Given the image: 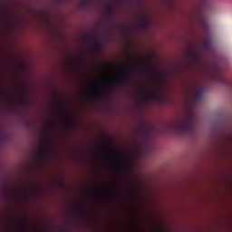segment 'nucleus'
Wrapping results in <instances>:
<instances>
[{"label": "nucleus", "mask_w": 232, "mask_h": 232, "mask_svg": "<svg viewBox=\"0 0 232 232\" xmlns=\"http://www.w3.org/2000/svg\"><path fill=\"white\" fill-rule=\"evenodd\" d=\"M55 104L58 106V108H63V101L61 99H57L55 101Z\"/></svg>", "instance_id": "19"}, {"label": "nucleus", "mask_w": 232, "mask_h": 232, "mask_svg": "<svg viewBox=\"0 0 232 232\" xmlns=\"http://www.w3.org/2000/svg\"><path fill=\"white\" fill-rule=\"evenodd\" d=\"M164 130L166 133L191 135L195 131V114L191 111L188 112L183 120L166 123Z\"/></svg>", "instance_id": "1"}, {"label": "nucleus", "mask_w": 232, "mask_h": 232, "mask_svg": "<svg viewBox=\"0 0 232 232\" xmlns=\"http://www.w3.org/2000/svg\"><path fill=\"white\" fill-rule=\"evenodd\" d=\"M136 131L140 137H142L144 139L148 137V132L150 131V129L148 128V126L140 125L137 128Z\"/></svg>", "instance_id": "7"}, {"label": "nucleus", "mask_w": 232, "mask_h": 232, "mask_svg": "<svg viewBox=\"0 0 232 232\" xmlns=\"http://www.w3.org/2000/svg\"><path fill=\"white\" fill-rule=\"evenodd\" d=\"M219 82H222L223 84H227V79L224 76L219 77Z\"/></svg>", "instance_id": "18"}, {"label": "nucleus", "mask_w": 232, "mask_h": 232, "mask_svg": "<svg viewBox=\"0 0 232 232\" xmlns=\"http://www.w3.org/2000/svg\"><path fill=\"white\" fill-rule=\"evenodd\" d=\"M22 104H26V100L22 101Z\"/></svg>", "instance_id": "25"}, {"label": "nucleus", "mask_w": 232, "mask_h": 232, "mask_svg": "<svg viewBox=\"0 0 232 232\" xmlns=\"http://www.w3.org/2000/svg\"><path fill=\"white\" fill-rule=\"evenodd\" d=\"M75 217L79 218L81 217V208L80 207H75Z\"/></svg>", "instance_id": "17"}, {"label": "nucleus", "mask_w": 232, "mask_h": 232, "mask_svg": "<svg viewBox=\"0 0 232 232\" xmlns=\"http://www.w3.org/2000/svg\"><path fill=\"white\" fill-rule=\"evenodd\" d=\"M148 26H150V18L143 17L139 24V28L140 30H148Z\"/></svg>", "instance_id": "9"}, {"label": "nucleus", "mask_w": 232, "mask_h": 232, "mask_svg": "<svg viewBox=\"0 0 232 232\" xmlns=\"http://www.w3.org/2000/svg\"><path fill=\"white\" fill-rule=\"evenodd\" d=\"M214 70H215V72H220V65L219 64H216L214 66Z\"/></svg>", "instance_id": "20"}, {"label": "nucleus", "mask_w": 232, "mask_h": 232, "mask_svg": "<svg viewBox=\"0 0 232 232\" xmlns=\"http://www.w3.org/2000/svg\"><path fill=\"white\" fill-rule=\"evenodd\" d=\"M115 12V6H113V5H109L106 8H105V14H106V17L109 21H111L113 19V13Z\"/></svg>", "instance_id": "8"}, {"label": "nucleus", "mask_w": 232, "mask_h": 232, "mask_svg": "<svg viewBox=\"0 0 232 232\" xmlns=\"http://www.w3.org/2000/svg\"><path fill=\"white\" fill-rule=\"evenodd\" d=\"M90 189H91V191H97V188L92 187Z\"/></svg>", "instance_id": "23"}, {"label": "nucleus", "mask_w": 232, "mask_h": 232, "mask_svg": "<svg viewBox=\"0 0 232 232\" xmlns=\"http://www.w3.org/2000/svg\"><path fill=\"white\" fill-rule=\"evenodd\" d=\"M112 164L114 166H128L129 163L122 161V158L118 156L113 161Z\"/></svg>", "instance_id": "11"}, {"label": "nucleus", "mask_w": 232, "mask_h": 232, "mask_svg": "<svg viewBox=\"0 0 232 232\" xmlns=\"http://www.w3.org/2000/svg\"><path fill=\"white\" fill-rule=\"evenodd\" d=\"M188 48L189 50L187 53V56L190 59L193 64H197V63L200 61V50L197 47H193L191 44L188 45Z\"/></svg>", "instance_id": "4"}, {"label": "nucleus", "mask_w": 232, "mask_h": 232, "mask_svg": "<svg viewBox=\"0 0 232 232\" xmlns=\"http://www.w3.org/2000/svg\"><path fill=\"white\" fill-rule=\"evenodd\" d=\"M148 99H154V101H162V95H160V92L153 91L149 92L144 94Z\"/></svg>", "instance_id": "6"}, {"label": "nucleus", "mask_w": 232, "mask_h": 232, "mask_svg": "<svg viewBox=\"0 0 232 232\" xmlns=\"http://www.w3.org/2000/svg\"><path fill=\"white\" fill-rule=\"evenodd\" d=\"M205 48H211V40L209 38H207L204 42Z\"/></svg>", "instance_id": "15"}, {"label": "nucleus", "mask_w": 232, "mask_h": 232, "mask_svg": "<svg viewBox=\"0 0 232 232\" xmlns=\"http://www.w3.org/2000/svg\"><path fill=\"white\" fill-rule=\"evenodd\" d=\"M108 191H109L110 193H113V188H111V187L109 188H108Z\"/></svg>", "instance_id": "22"}, {"label": "nucleus", "mask_w": 232, "mask_h": 232, "mask_svg": "<svg viewBox=\"0 0 232 232\" xmlns=\"http://www.w3.org/2000/svg\"><path fill=\"white\" fill-rule=\"evenodd\" d=\"M133 73L136 75H150L154 81L159 82L160 81V74L159 73V71L157 69L152 68L150 70H146L143 68H136L132 70Z\"/></svg>", "instance_id": "3"}, {"label": "nucleus", "mask_w": 232, "mask_h": 232, "mask_svg": "<svg viewBox=\"0 0 232 232\" xmlns=\"http://www.w3.org/2000/svg\"><path fill=\"white\" fill-rule=\"evenodd\" d=\"M124 30H129V28L128 27H124Z\"/></svg>", "instance_id": "26"}, {"label": "nucleus", "mask_w": 232, "mask_h": 232, "mask_svg": "<svg viewBox=\"0 0 232 232\" xmlns=\"http://www.w3.org/2000/svg\"><path fill=\"white\" fill-rule=\"evenodd\" d=\"M94 43H96L98 44H102V40L101 38L97 37L96 41Z\"/></svg>", "instance_id": "21"}, {"label": "nucleus", "mask_w": 232, "mask_h": 232, "mask_svg": "<svg viewBox=\"0 0 232 232\" xmlns=\"http://www.w3.org/2000/svg\"><path fill=\"white\" fill-rule=\"evenodd\" d=\"M210 12H213V5L211 4H207L205 5L201 13L198 14L199 24H201L204 30H208L209 28V23L208 22V16L206 15H208V14Z\"/></svg>", "instance_id": "2"}, {"label": "nucleus", "mask_w": 232, "mask_h": 232, "mask_svg": "<svg viewBox=\"0 0 232 232\" xmlns=\"http://www.w3.org/2000/svg\"><path fill=\"white\" fill-rule=\"evenodd\" d=\"M130 81V75L128 74H123L120 76L118 79V82H120L121 84H128Z\"/></svg>", "instance_id": "10"}, {"label": "nucleus", "mask_w": 232, "mask_h": 232, "mask_svg": "<svg viewBox=\"0 0 232 232\" xmlns=\"http://www.w3.org/2000/svg\"><path fill=\"white\" fill-rule=\"evenodd\" d=\"M8 29L10 30V26H8Z\"/></svg>", "instance_id": "27"}, {"label": "nucleus", "mask_w": 232, "mask_h": 232, "mask_svg": "<svg viewBox=\"0 0 232 232\" xmlns=\"http://www.w3.org/2000/svg\"><path fill=\"white\" fill-rule=\"evenodd\" d=\"M194 101H198L199 99H202V92L201 91H195L193 93Z\"/></svg>", "instance_id": "13"}, {"label": "nucleus", "mask_w": 232, "mask_h": 232, "mask_svg": "<svg viewBox=\"0 0 232 232\" xmlns=\"http://www.w3.org/2000/svg\"><path fill=\"white\" fill-rule=\"evenodd\" d=\"M5 140V136H0V142Z\"/></svg>", "instance_id": "24"}, {"label": "nucleus", "mask_w": 232, "mask_h": 232, "mask_svg": "<svg viewBox=\"0 0 232 232\" xmlns=\"http://www.w3.org/2000/svg\"><path fill=\"white\" fill-rule=\"evenodd\" d=\"M48 153H50V144L44 143L43 147L36 151V159L43 160L48 157Z\"/></svg>", "instance_id": "5"}, {"label": "nucleus", "mask_w": 232, "mask_h": 232, "mask_svg": "<svg viewBox=\"0 0 232 232\" xmlns=\"http://www.w3.org/2000/svg\"><path fill=\"white\" fill-rule=\"evenodd\" d=\"M94 50H102V44H97V43H94L92 44Z\"/></svg>", "instance_id": "16"}, {"label": "nucleus", "mask_w": 232, "mask_h": 232, "mask_svg": "<svg viewBox=\"0 0 232 232\" xmlns=\"http://www.w3.org/2000/svg\"><path fill=\"white\" fill-rule=\"evenodd\" d=\"M63 124L65 128H68V129L72 128V120H68V119L64 120Z\"/></svg>", "instance_id": "14"}, {"label": "nucleus", "mask_w": 232, "mask_h": 232, "mask_svg": "<svg viewBox=\"0 0 232 232\" xmlns=\"http://www.w3.org/2000/svg\"><path fill=\"white\" fill-rule=\"evenodd\" d=\"M106 95H108V92L104 90L95 93L96 99H99V101H103V99H106Z\"/></svg>", "instance_id": "12"}]
</instances>
